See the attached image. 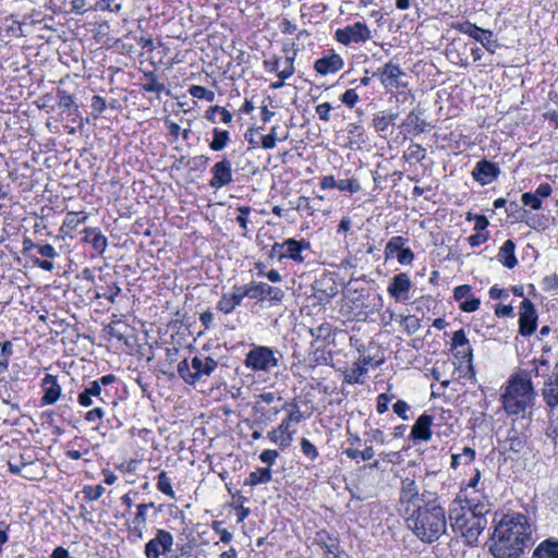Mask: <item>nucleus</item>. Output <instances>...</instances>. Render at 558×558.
I'll use <instances>...</instances> for the list:
<instances>
[{
  "instance_id": "obj_20",
  "label": "nucleus",
  "mask_w": 558,
  "mask_h": 558,
  "mask_svg": "<svg viewBox=\"0 0 558 558\" xmlns=\"http://www.w3.org/2000/svg\"><path fill=\"white\" fill-rule=\"evenodd\" d=\"M413 288L411 277L405 271L393 275L387 286V293L396 303L407 304Z\"/></svg>"
},
{
  "instance_id": "obj_51",
  "label": "nucleus",
  "mask_w": 558,
  "mask_h": 558,
  "mask_svg": "<svg viewBox=\"0 0 558 558\" xmlns=\"http://www.w3.org/2000/svg\"><path fill=\"white\" fill-rule=\"evenodd\" d=\"M106 412L102 407H94L84 413L83 420L87 424H96L95 432L104 435L100 423L104 421Z\"/></svg>"
},
{
  "instance_id": "obj_55",
  "label": "nucleus",
  "mask_w": 558,
  "mask_h": 558,
  "mask_svg": "<svg viewBox=\"0 0 558 558\" xmlns=\"http://www.w3.org/2000/svg\"><path fill=\"white\" fill-rule=\"evenodd\" d=\"M337 189L340 192H347L351 195L356 194L362 191L361 183H360L359 179L355 177L338 180Z\"/></svg>"
},
{
  "instance_id": "obj_27",
  "label": "nucleus",
  "mask_w": 558,
  "mask_h": 558,
  "mask_svg": "<svg viewBox=\"0 0 558 558\" xmlns=\"http://www.w3.org/2000/svg\"><path fill=\"white\" fill-rule=\"evenodd\" d=\"M211 178L208 182L214 190H219L232 182V163L227 158L217 161L210 169Z\"/></svg>"
},
{
  "instance_id": "obj_58",
  "label": "nucleus",
  "mask_w": 558,
  "mask_h": 558,
  "mask_svg": "<svg viewBox=\"0 0 558 558\" xmlns=\"http://www.w3.org/2000/svg\"><path fill=\"white\" fill-rule=\"evenodd\" d=\"M187 92L193 98L203 99L209 102L214 101L216 98V94L214 90L201 85H191Z\"/></svg>"
},
{
  "instance_id": "obj_26",
  "label": "nucleus",
  "mask_w": 558,
  "mask_h": 558,
  "mask_svg": "<svg viewBox=\"0 0 558 558\" xmlns=\"http://www.w3.org/2000/svg\"><path fill=\"white\" fill-rule=\"evenodd\" d=\"M41 397L40 405L47 407L58 402L62 393V387L59 383L58 376L46 374L40 381Z\"/></svg>"
},
{
  "instance_id": "obj_15",
  "label": "nucleus",
  "mask_w": 558,
  "mask_h": 558,
  "mask_svg": "<svg viewBox=\"0 0 558 558\" xmlns=\"http://www.w3.org/2000/svg\"><path fill=\"white\" fill-rule=\"evenodd\" d=\"M450 27L480 43L489 53H495L499 47L493 31L482 28L469 20L452 22Z\"/></svg>"
},
{
  "instance_id": "obj_54",
  "label": "nucleus",
  "mask_w": 558,
  "mask_h": 558,
  "mask_svg": "<svg viewBox=\"0 0 558 558\" xmlns=\"http://www.w3.org/2000/svg\"><path fill=\"white\" fill-rule=\"evenodd\" d=\"M121 293L120 287L116 282H111L106 287H98L96 291V298L106 299L110 304L116 302V298Z\"/></svg>"
},
{
  "instance_id": "obj_12",
  "label": "nucleus",
  "mask_w": 558,
  "mask_h": 558,
  "mask_svg": "<svg viewBox=\"0 0 558 558\" xmlns=\"http://www.w3.org/2000/svg\"><path fill=\"white\" fill-rule=\"evenodd\" d=\"M280 364L279 351L267 345L252 344L245 354L244 366L254 373H269Z\"/></svg>"
},
{
  "instance_id": "obj_17",
  "label": "nucleus",
  "mask_w": 558,
  "mask_h": 558,
  "mask_svg": "<svg viewBox=\"0 0 558 558\" xmlns=\"http://www.w3.org/2000/svg\"><path fill=\"white\" fill-rule=\"evenodd\" d=\"M333 38L337 43L347 47L352 44L360 45L372 39V31L365 22L357 21L342 28H337Z\"/></svg>"
},
{
  "instance_id": "obj_60",
  "label": "nucleus",
  "mask_w": 558,
  "mask_h": 558,
  "mask_svg": "<svg viewBox=\"0 0 558 558\" xmlns=\"http://www.w3.org/2000/svg\"><path fill=\"white\" fill-rule=\"evenodd\" d=\"M400 326L407 335L411 336L420 329L421 324L415 315H401Z\"/></svg>"
},
{
  "instance_id": "obj_4",
  "label": "nucleus",
  "mask_w": 558,
  "mask_h": 558,
  "mask_svg": "<svg viewBox=\"0 0 558 558\" xmlns=\"http://www.w3.org/2000/svg\"><path fill=\"white\" fill-rule=\"evenodd\" d=\"M489 512L474 511L469 508H459L451 506L449 509V520L452 531L464 538L469 546L477 544L480 535L487 526V514Z\"/></svg>"
},
{
  "instance_id": "obj_52",
  "label": "nucleus",
  "mask_w": 558,
  "mask_h": 558,
  "mask_svg": "<svg viewBox=\"0 0 558 558\" xmlns=\"http://www.w3.org/2000/svg\"><path fill=\"white\" fill-rule=\"evenodd\" d=\"M343 453L345 454L347 458L356 462H359L360 460L369 461L375 456V451L371 446H366L363 450L344 448Z\"/></svg>"
},
{
  "instance_id": "obj_38",
  "label": "nucleus",
  "mask_w": 558,
  "mask_h": 558,
  "mask_svg": "<svg viewBox=\"0 0 558 558\" xmlns=\"http://www.w3.org/2000/svg\"><path fill=\"white\" fill-rule=\"evenodd\" d=\"M345 332L337 327H333L330 323H322L317 327L310 329V335L315 341H322L326 347H336V337L344 335Z\"/></svg>"
},
{
  "instance_id": "obj_42",
  "label": "nucleus",
  "mask_w": 558,
  "mask_h": 558,
  "mask_svg": "<svg viewBox=\"0 0 558 558\" xmlns=\"http://www.w3.org/2000/svg\"><path fill=\"white\" fill-rule=\"evenodd\" d=\"M151 60L153 64L163 65L167 68L172 66L178 62L175 56L172 54L170 47L163 43H158V45L151 49Z\"/></svg>"
},
{
  "instance_id": "obj_35",
  "label": "nucleus",
  "mask_w": 558,
  "mask_h": 558,
  "mask_svg": "<svg viewBox=\"0 0 558 558\" xmlns=\"http://www.w3.org/2000/svg\"><path fill=\"white\" fill-rule=\"evenodd\" d=\"M434 423V417L428 414L427 412H424L421 414L414 425L412 426L410 438L413 441H423L427 442L432 439L433 432L432 426Z\"/></svg>"
},
{
  "instance_id": "obj_7",
  "label": "nucleus",
  "mask_w": 558,
  "mask_h": 558,
  "mask_svg": "<svg viewBox=\"0 0 558 558\" xmlns=\"http://www.w3.org/2000/svg\"><path fill=\"white\" fill-rule=\"evenodd\" d=\"M154 510V515L161 510V506L156 507L155 502H140L135 505L134 511H124L121 514H114L116 519H124L126 539L131 544L142 541L148 530V524L153 522L149 511Z\"/></svg>"
},
{
  "instance_id": "obj_24",
  "label": "nucleus",
  "mask_w": 558,
  "mask_h": 558,
  "mask_svg": "<svg viewBox=\"0 0 558 558\" xmlns=\"http://www.w3.org/2000/svg\"><path fill=\"white\" fill-rule=\"evenodd\" d=\"M343 66V58L333 49L325 51L323 57L315 60L313 65L315 72L323 76L336 74L341 71Z\"/></svg>"
},
{
  "instance_id": "obj_44",
  "label": "nucleus",
  "mask_w": 558,
  "mask_h": 558,
  "mask_svg": "<svg viewBox=\"0 0 558 558\" xmlns=\"http://www.w3.org/2000/svg\"><path fill=\"white\" fill-rule=\"evenodd\" d=\"M345 131L348 134V147H361V145L366 143L367 136L362 124L351 122L347 125Z\"/></svg>"
},
{
  "instance_id": "obj_3",
  "label": "nucleus",
  "mask_w": 558,
  "mask_h": 558,
  "mask_svg": "<svg viewBox=\"0 0 558 558\" xmlns=\"http://www.w3.org/2000/svg\"><path fill=\"white\" fill-rule=\"evenodd\" d=\"M536 397L533 381L511 374L500 387V409L513 422L531 418Z\"/></svg>"
},
{
  "instance_id": "obj_47",
  "label": "nucleus",
  "mask_w": 558,
  "mask_h": 558,
  "mask_svg": "<svg viewBox=\"0 0 558 558\" xmlns=\"http://www.w3.org/2000/svg\"><path fill=\"white\" fill-rule=\"evenodd\" d=\"M213 138L209 142V148L213 151H221L223 150L228 144L231 142V135L228 130H223L220 128H214L211 131Z\"/></svg>"
},
{
  "instance_id": "obj_14",
  "label": "nucleus",
  "mask_w": 558,
  "mask_h": 558,
  "mask_svg": "<svg viewBox=\"0 0 558 558\" xmlns=\"http://www.w3.org/2000/svg\"><path fill=\"white\" fill-rule=\"evenodd\" d=\"M295 402L294 399L286 401L279 393L268 391L257 397L254 410L260 415L263 422L271 423L277 420L281 412L289 410Z\"/></svg>"
},
{
  "instance_id": "obj_37",
  "label": "nucleus",
  "mask_w": 558,
  "mask_h": 558,
  "mask_svg": "<svg viewBox=\"0 0 558 558\" xmlns=\"http://www.w3.org/2000/svg\"><path fill=\"white\" fill-rule=\"evenodd\" d=\"M426 126L427 123L422 118V113L416 110H411L399 125L405 138L420 135L425 132Z\"/></svg>"
},
{
  "instance_id": "obj_46",
  "label": "nucleus",
  "mask_w": 558,
  "mask_h": 558,
  "mask_svg": "<svg viewBox=\"0 0 558 558\" xmlns=\"http://www.w3.org/2000/svg\"><path fill=\"white\" fill-rule=\"evenodd\" d=\"M272 480V472L269 466L257 468L245 477L243 485L255 487L260 484H267Z\"/></svg>"
},
{
  "instance_id": "obj_49",
  "label": "nucleus",
  "mask_w": 558,
  "mask_h": 558,
  "mask_svg": "<svg viewBox=\"0 0 558 558\" xmlns=\"http://www.w3.org/2000/svg\"><path fill=\"white\" fill-rule=\"evenodd\" d=\"M156 488L159 493L163 494L165 496L174 499L175 498V492L172 486V478L169 475V473L165 470L160 471L156 477Z\"/></svg>"
},
{
  "instance_id": "obj_39",
  "label": "nucleus",
  "mask_w": 558,
  "mask_h": 558,
  "mask_svg": "<svg viewBox=\"0 0 558 558\" xmlns=\"http://www.w3.org/2000/svg\"><path fill=\"white\" fill-rule=\"evenodd\" d=\"M81 241L90 244L99 255L106 251L108 239L98 227H86L81 231Z\"/></svg>"
},
{
  "instance_id": "obj_29",
  "label": "nucleus",
  "mask_w": 558,
  "mask_h": 558,
  "mask_svg": "<svg viewBox=\"0 0 558 558\" xmlns=\"http://www.w3.org/2000/svg\"><path fill=\"white\" fill-rule=\"evenodd\" d=\"M241 287V284H234L230 292H223L216 304V310L225 315L233 313L246 298Z\"/></svg>"
},
{
  "instance_id": "obj_22",
  "label": "nucleus",
  "mask_w": 558,
  "mask_h": 558,
  "mask_svg": "<svg viewBox=\"0 0 558 558\" xmlns=\"http://www.w3.org/2000/svg\"><path fill=\"white\" fill-rule=\"evenodd\" d=\"M173 543L174 537L169 531L165 529H157L155 536L145 544V557L159 558L161 555L171 550Z\"/></svg>"
},
{
  "instance_id": "obj_16",
  "label": "nucleus",
  "mask_w": 558,
  "mask_h": 558,
  "mask_svg": "<svg viewBox=\"0 0 558 558\" xmlns=\"http://www.w3.org/2000/svg\"><path fill=\"white\" fill-rule=\"evenodd\" d=\"M385 260L396 259L401 266H410L415 259V254L409 245V239L403 235L391 236L384 248Z\"/></svg>"
},
{
  "instance_id": "obj_6",
  "label": "nucleus",
  "mask_w": 558,
  "mask_h": 558,
  "mask_svg": "<svg viewBox=\"0 0 558 558\" xmlns=\"http://www.w3.org/2000/svg\"><path fill=\"white\" fill-rule=\"evenodd\" d=\"M281 51L284 57L272 53L263 60V69L265 72L276 74L278 78L270 84L271 89L282 88L286 81L295 73V59L299 52V49L295 48V43H283Z\"/></svg>"
},
{
  "instance_id": "obj_9",
  "label": "nucleus",
  "mask_w": 558,
  "mask_h": 558,
  "mask_svg": "<svg viewBox=\"0 0 558 558\" xmlns=\"http://www.w3.org/2000/svg\"><path fill=\"white\" fill-rule=\"evenodd\" d=\"M218 367V361L213 356L196 354L191 359H183L177 365V372L183 381L194 386L203 377H209Z\"/></svg>"
},
{
  "instance_id": "obj_61",
  "label": "nucleus",
  "mask_w": 558,
  "mask_h": 558,
  "mask_svg": "<svg viewBox=\"0 0 558 558\" xmlns=\"http://www.w3.org/2000/svg\"><path fill=\"white\" fill-rule=\"evenodd\" d=\"M300 449L302 454L311 462H314L319 457L317 447L306 437L300 439Z\"/></svg>"
},
{
  "instance_id": "obj_64",
  "label": "nucleus",
  "mask_w": 558,
  "mask_h": 558,
  "mask_svg": "<svg viewBox=\"0 0 558 558\" xmlns=\"http://www.w3.org/2000/svg\"><path fill=\"white\" fill-rule=\"evenodd\" d=\"M0 383H3L0 386V399L1 401L10 405L12 409H17L19 405L16 403H12L13 396H12V387L11 384L8 380L1 379Z\"/></svg>"
},
{
  "instance_id": "obj_36",
  "label": "nucleus",
  "mask_w": 558,
  "mask_h": 558,
  "mask_svg": "<svg viewBox=\"0 0 558 558\" xmlns=\"http://www.w3.org/2000/svg\"><path fill=\"white\" fill-rule=\"evenodd\" d=\"M90 451L92 444L84 436H74L64 445V456L70 460H81Z\"/></svg>"
},
{
  "instance_id": "obj_13",
  "label": "nucleus",
  "mask_w": 558,
  "mask_h": 558,
  "mask_svg": "<svg viewBox=\"0 0 558 558\" xmlns=\"http://www.w3.org/2000/svg\"><path fill=\"white\" fill-rule=\"evenodd\" d=\"M311 248V242L305 238L300 240L289 238L282 242H275L268 253L270 260L282 262L289 259L295 264H303L305 262L304 251Z\"/></svg>"
},
{
  "instance_id": "obj_10",
  "label": "nucleus",
  "mask_w": 558,
  "mask_h": 558,
  "mask_svg": "<svg viewBox=\"0 0 558 558\" xmlns=\"http://www.w3.org/2000/svg\"><path fill=\"white\" fill-rule=\"evenodd\" d=\"M374 77H377L386 89V92L398 90V95L402 97V100H407L409 97H413L411 90L404 92L408 88V82L403 81L407 77L405 72L401 69L398 62L389 60L373 73Z\"/></svg>"
},
{
  "instance_id": "obj_43",
  "label": "nucleus",
  "mask_w": 558,
  "mask_h": 558,
  "mask_svg": "<svg viewBox=\"0 0 558 558\" xmlns=\"http://www.w3.org/2000/svg\"><path fill=\"white\" fill-rule=\"evenodd\" d=\"M37 250L43 257L49 259H40L35 257L32 258L33 264L43 270L51 271L53 269V263L50 259H53L58 256V252L56 251L54 246L49 243L39 244Z\"/></svg>"
},
{
  "instance_id": "obj_1",
  "label": "nucleus",
  "mask_w": 558,
  "mask_h": 558,
  "mask_svg": "<svg viewBox=\"0 0 558 558\" xmlns=\"http://www.w3.org/2000/svg\"><path fill=\"white\" fill-rule=\"evenodd\" d=\"M398 511L407 527L424 544H433L447 533V512L437 496L420 494L414 478L401 480Z\"/></svg>"
},
{
  "instance_id": "obj_8",
  "label": "nucleus",
  "mask_w": 558,
  "mask_h": 558,
  "mask_svg": "<svg viewBox=\"0 0 558 558\" xmlns=\"http://www.w3.org/2000/svg\"><path fill=\"white\" fill-rule=\"evenodd\" d=\"M304 420L305 416L300 410L299 403L295 402L286 411V415L281 422L267 433V438L272 444L279 446L281 450H286L293 441V437L298 432L296 426Z\"/></svg>"
},
{
  "instance_id": "obj_31",
  "label": "nucleus",
  "mask_w": 558,
  "mask_h": 558,
  "mask_svg": "<svg viewBox=\"0 0 558 558\" xmlns=\"http://www.w3.org/2000/svg\"><path fill=\"white\" fill-rule=\"evenodd\" d=\"M88 218L89 214L85 210L68 211L59 229L61 236L74 239L76 236L78 227L84 225Z\"/></svg>"
},
{
  "instance_id": "obj_59",
  "label": "nucleus",
  "mask_w": 558,
  "mask_h": 558,
  "mask_svg": "<svg viewBox=\"0 0 558 558\" xmlns=\"http://www.w3.org/2000/svg\"><path fill=\"white\" fill-rule=\"evenodd\" d=\"M238 215L235 217V221L239 223L242 229V235H246L248 232V223H250V215L252 213V208L250 206L243 205L236 208Z\"/></svg>"
},
{
  "instance_id": "obj_19",
  "label": "nucleus",
  "mask_w": 558,
  "mask_h": 558,
  "mask_svg": "<svg viewBox=\"0 0 558 558\" xmlns=\"http://www.w3.org/2000/svg\"><path fill=\"white\" fill-rule=\"evenodd\" d=\"M458 504L459 508H469L474 511L490 512V502L487 495L480 488L470 489L460 488L452 506Z\"/></svg>"
},
{
  "instance_id": "obj_5",
  "label": "nucleus",
  "mask_w": 558,
  "mask_h": 558,
  "mask_svg": "<svg viewBox=\"0 0 558 558\" xmlns=\"http://www.w3.org/2000/svg\"><path fill=\"white\" fill-rule=\"evenodd\" d=\"M118 377L110 373L102 375L83 387L77 395L80 407L88 409L94 405L96 399L99 403L117 407L118 404Z\"/></svg>"
},
{
  "instance_id": "obj_57",
  "label": "nucleus",
  "mask_w": 558,
  "mask_h": 558,
  "mask_svg": "<svg viewBox=\"0 0 558 558\" xmlns=\"http://www.w3.org/2000/svg\"><path fill=\"white\" fill-rule=\"evenodd\" d=\"M93 4L89 7L93 11L118 13L121 10V4L117 0H92Z\"/></svg>"
},
{
  "instance_id": "obj_40",
  "label": "nucleus",
  "mask_w": 558,
  "mask_h": 558,
  "mask_svg": "<svg viewBox=\"0 0 558 558\" xmlns=\"http://www.w3.org/2000/svg\"><path fill=\"white\" fill-rule=\"evenodd\" d=\"M398 116V112H392L391 110L377 111L373 114L371 125L376 133L383 134L390 126L395 125Z\"/></svg>"
},
{
  "instance_id": "obj_33",
  "label": "nucleus",
  "mask_w": 558,
  "mask_h": 558,
  "mask_svg": "<svg viewBox=\"0 0 558 558\" xmlns=\"http://www.w3.org/2000/svg\"><path fill=\"white\" fill-rule=\"evenodd\" d=\"M451 350H456L454 356L462 362H472L473 348L463 328L456 330L452 333Z\"/></svg>"
},
{
  "instance_id": "obj_28",
  "label": "nucleus",
  "mask_w": 558,
  "mask_h": 558,
  "mask_svg": "<svg viewBox=\"0 0 558 558\" xmlns=\"http://www.w3.org/2000/svg\"><path fill=\"white\" fill-rule=\"evenodd\" d=\"M140 89L145 94H153L156 99H160L162 93L169 94L166 84L160 81L158 74L154 70H144L138 82Z\"/></svg>"
},
{
  "instance_id": "obj_45",
  "label": "nucleus",
  "mask_w": 558,
  "mask_h": 558,
  "mask_svg": "<svg viewBox=\"0 0 558 558\" xmlns=\"http://www.w3.org/2000/svg\"><path fill=\"white\" fill-rule=\"evenodd\" d=\"M532 558H558V539L549 537L542 541L534 549Z\"/></svg>"
},
{
  "instance_id": "obj_50",
  "label": "nucleus",
  "mask_w": 558,
  "mask_h": 558,
  "mask_svg": "<svg viewBox=\"0 0 558 558\" xmlns=\"http://www.w3.org/2000/svg\"><path fill=\"white\" fill-rule=\"evenodd\" d=\"M241 289L246 298L257 301H265L266 282L251 281L246 284H241Z\"/></svg>"
},
{
  "instance_id": "obj_18",
  "label": "nucleus",
  "mask_w": 558,
  "mask_h": 558,
  "mask_svg": "<svg viewBox=\"0 0 558 558\" xmlns=\"http://www.w3.org/2000/svg\"><path fill=\"white\" fill-rule=\"evenodd\" d=\"M383 362L384 359L376 360L371 355H360L351 367L343 372V383L349 385L364 384L369 367L377 368Z\"/></svg>"
},
{
  "instance_id": "obj_21",
  "label": "nucleus",
  "mask_w": 558,
  "mask_h": 558,
  "mask_svg": "<svg viewBox=\"0 0 558 558\" xmlns=\"http://www.w3.org/2000/svg\"><path fill=\"white\" fill-rule=\"evenodd\" d=\"M538 314L534 303L524 298L519 307V333L524 337H531L537 329Z\"/></svg>"
},
{
  "instance_id": "obj_48",
  "label": "nucleus",
  "mask_w": 558,
  "mask_h": 558,
  "mask_svg": "<svg viewBox=\"0 0 558 558\" xmlns=\"http://www.w3.org/2000/svg\"><path fill=\"white\" fill-rule=\"evenodd\" d=\"M526 446L525 436L518 433L515 429H511L508 437L505 440V449L513 453H521Z\"/></svg>"
},
{
  "instance_id": "obj_41",
  "label": "nucleus",
  "mask_w": 558,
  "mask_h": 558,
  "mask_svg": "<svg viewBox=\"0 0 558 558\" xmlns=\"http://www.w3.org/2000/svg\"><path fill=\"white\" fill-rule=\"evenodd\" d=\"M498 262L508 269H513L518 265L515 256V242L511 239L506 240L497 254Z\"/></svg>"
},
{
  "instance_id": "obj_11",
  "label": "nucleus",
  "mask_w": 558,
  "mask_h": 558,
  "mask_svg": "<svg viewBox=\"0 0 558 558\" xmlns=\"http://www.w3.org/2000/svg\"><path fill=\"white\" fill-rule=\"evenodd\" d=\"M304 545L307 549H316L326 558H339L341 542L337 532L319 529L314 532H305Z\"/></svg>"
},
{
  "instance_id": "obj_32",
  "label": "nucleus",
  "mask_w": 558,
  "mask_h": 558,
  "mask_svg": "<svg viewBox=\"0 0 558 558\" xmlns=\"http://www.w3.org/2000/svg\"><path fill=\"white\" fill-rule=\"evenodd\" d=\"M549 372L550 363L543 353L539 356L534 357L532 361H530L527 368H520L518 372L513 374L520 376L521 378H524L525 380L529 379V381H533V377H548Z\"/></svg>"
},
{
  "instance_id": "obj_30",
  "label": "nucleus",
  "mask_w": 558,
  "mask_h": 558,
  "mask_svg": "<svg viewBox=\"0 0 558 558\" xmlns=\"http://www.w3.org/2000/svg\"><path fill=\"white\" fill-rule=\"evenodd\" d=\"M35 464L36 462L31 459L29 454L26 456L25 452L10 454L8 459L9 472L14 475H20L28 481H37L41 478L40 475L23 473V470L28 469Z\"/></svg>"
},
{
  "instance_id": "obj_62",
  "label": "nucleus",
  "mask_w": 558,
  "mask_h": 558,
  "mask_svg": "<svg viewBox=\"0 0 558 558\" xmlns=\"http://www.w3.org/2000/svg\"><path fill=\"white\" fill-rule=\"evenodd\" d=\"M293 209L300 214H305L307 217H312L315 214V208L312 205L311 198L304 195L296 198Z\"/></svg>"
},
{
  "instance_id": "obj_25",
  "label": "nucleus",
  "mask_w": 558,
  "mask_h": 558,
  "mask_svg": "<svg viewBox=\"0 0 558 558\" xmlns=\"http://www.w3.org/2000/svg\"><path fill=\"white\" fill-rule=\"evenodd\" d=\"M471 174L475 182L484 186L498 179L500 175V168L497 162L483 158L476 162Z\"/></svg>"
},
{
  "instance_id": "obj_2",
  "label": "nucleus",
  "mask_w": 558,
  "mask_h": 558,
  "mask_svg": "<svg viewBox=\"0 0 558 558\" xmlns=\"http://www.w3.org/2000/svg\"><path fill=\"white\" fill-rule=\"evenodd\" d=\"M533 532L527 514L509 511L494 526L489 553L494 558H521L533 544Z\"/></svg>"
},
{
  "instance_id": "obj_23",
  "label": "nucleus",
  "mask_w": 558,
  "mask_h": 558,
  "mask_svg": "<svg viewBox=\"0 0 558 558\" xmlns=\"http://www.w3.org/2000/svg\"><path fill=\"white\" fill-rule=\"evenodd\" d=\"M452 298L463 313H474L481 306V299L475 295L471 284L464 283L453 288Z\"/></svg>"
},
{
  "instance_id": "obj_56",
  "label": "nucleus",
  "mask_w": 558,
  "mask_h": 558,
  "mask_svg": "<svg viewBox=\"0 0 558 558\" xmlns=\"http://www.w3.org/2000/svg\"><path fill=\"white\" fill-rule=\"evenodd\" d=\"M209 160V157L205 155H198L189 158L185 162V166L190 172H204L208 167Z\"/></svg>"
},
{
  "instance_id": "obj_63",
  "label": "nucleus",
  "mask_w": 558,
  "mask_h": 558,
  "mask_svg": "<svg viewBox=\"0 0 558 558\" xmlns=\"http://www.w3.org/2000/svg\"><path fill=\"white\" fill-rule=\"evenodd\" d=\"M105 493L102 485H85L82 489L83 499L87 502L98 500Z\"/></svg>"
},
{
  "instance_id": "obj_53",
  "label": "nucleus",
  "mask_w": 558,
  "mask_h": 558,
  "mask_svg": "<svg viewBox=\"0 0 558 558\" xmlns=\"http://www.w3.org/2000/svg\"><path fill=\"white\" fill-rule=\"evenodd\" d=\"M426 157V149L417 143H412L407 148V150L403 153V158L405 161L412 163V162H420Z\"/></svg>"
},
{
  "instance_id": "obj_34",
  "label": "nucleus",
  "mask_w": 558,
  "mask_h": 558,
  "mask_svg": "<svg viewBox=\"0 0 558 558\" xmlns=\"http://www.w3.org/2000/svg\"><path fill=\"white\" fill-rule=\"evenodd\" d=\"M542 396L548 408L551 410L558 408V362L544 381Z\"/></svg>"
}]
</instances>
